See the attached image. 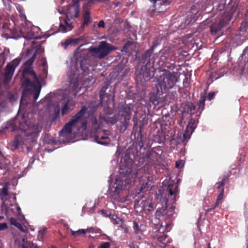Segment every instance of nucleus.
Listing matches in <instances>:
<instances>
[{
	"instance_id": "1",
	"label": "nucleus",
	"mask_w": 248,
	"mask_h": 248,
	"mask_svg": "<svg viewBox=\"0 0 248 248\" xmlns=\"http://www.w3.org/2000/svg\"><path fill=\"white\" fill-rule=\"evenodd\" d=\"M112 99V107L108 106L104 107V114L99 115L101 122L113 125L118 121L120 123V131H125L129 124L131 118V111L130 107L126 105L120 106L118 113V117L114 114V102Z\"/></svg>"
},
{
	"instance_id": "2",
	"label": "nucleus",
	"mask_w": 248,
	"mask_h": 248,
	"mask_svg": "<svg viewBox=\"0 0 248 248\" xmlns=\"http://www.w3.org/2000/svg\"><path fill=\"white\" fill-rule=\"evenodd\" d=\"M133 163L132 161L122 162L119 168L120 176L116 179L115 183L114 193L118 194L120 192L126 188V185H129L132 181H135L138 177L137 170H132Z\"/></svg>"
},
{
	"instance_id": "3",
	"label": "nucleus",
	"mask_w": 248,
	"mask_h": 248,
	"mask_svg": "<svg viewBox=\"0 0 248 248\" xmlns=\"http://www.w3.org/2000/svg\"><path fill=\"white\" fill-rule=\"evenodd\" d=\"M23 75H29L32 76L35 81H31V80L26 78L22 84L24 88L23 94L32 95L34 101H36L40 94L41 86L38 81L36 75L32 69V67H24L23 70Z\"/></svg>"
},
{
	"instance_id": "4",
	"label": "nucleus",
	"mask_w": 248,
	"mask_h": 248,
	"mask_svg": "<svg viewBox=\"0 0 248 248\" xmlns=\"http://www.w3.org/2000/svg\"><path fill=\"white\" fill-rule=\"evenodd\" d=\"M155 54L152 59H154L152 61V66L155 67V68L162 69L167 68L170 69L171 68L170 64L168 62V60L174 61V51L170 47H166L160 50L156 56Z\"/></svg>"
},
{
	"instance_id": "5",
	"label": "nucleus",
	"mask_w": 248,
	"mask_h": 248,
	"mask_svg": "<svg viewBox=\"0 0 248 248\" xmlns=\"http://www.w3.org/2000/svg\"><path fill=\"white\" fill-rule=\"evenodd\" d=\"M177 81V78L174 72L165 70L157 78L156 88L162 93H166L169 89L172 88Z\"/></svg>"
},
{
	"instance_id": "6",
	"label": "nucleus",
	"mask_w": 248,
	"mask_h": 248,
	"mask_svg": "<svg viewBox=\"0 0 248 248\" xmlns=\"http://www.w3.org/2000/svg\"><path fill=\"white\" fill-rule=\"evenodd\" d=\"M116 49V47L106 41L100 42L97 47L91 46L89 51L91 53L92 57L103 59L111 52Z\"/></svg>"
},
{
	"instance_id": "7",
	"label": "nucleus",
	"mask_w": 248,
	"mask_h": 248,
	"mask_svg": "<svg viewBox=\"0 0 248 248\" xmlns=\"http://www.w3.org/2000/svg\"><path fill=\"white\" fill-rule=\"evenodd\" d=\"M87 110V108L86 107L82 106L80 111L73 116L70 121L66 123L59 132L60 136L61 137H65L70 134L72 132L73 127L76 126L77 123L83 118Z\"/></svg>"
},
{
	"instance_id": "8",
	"label": "nucleus",
	"mask_w": 248,
	"mask_h": 248,
	"mask_svg": "<svg viewBox=\"0 0 248 248\" xmlns=\"http://www.w3.org/2000/svg\"><path fill=\"white\" fill-rule=\"evenodd\" d=\"M133 121V128L132 131V134L135 137V142L137 145V149L141 150L144 146L145 143L146 141V137L145 135L143 134L141 132V130L143 126V124H140V125L138 126V119L134 118Z\"/></svg>"
},
{
	"instance_id": "9",
	"label": "nucleus",
	"mask_w": 248,
	"mask_h": 248,
	"mask_svg": "<svg viewBox=\"0 0 248 248\" xmlns=\"http://www.w3.org/2000/svg\"><path fill=\"white\" fill-rule=\"evenodd\" d=\"M20 61L21 59L17 58L7 64L4 74L3 82L5 84H7L11 79L14 71L19 64Z\"/></svg>"
},
{
	"instance_id": "10",
	"label": "nucleus",
	"mask_w": 248,
	"mask_h": 248,
	"mask_svg": "<svg viewBox=\"0 0 248 248\" xmlns=\"http://www.w3.org/2000/svg\"><path fill=\"white\" fill-rule=\"evenodd\" d=\"M174 210V206H171L169 209H167V202H166L161 207L157 208L155 216V218L159 220H166L172 216Z\"/></svg>"
},
{
	"instance_id": "11",
	"label": "nucleus",
	"mask_w": 248,
	"mask_h": 248,
	"mask_svg": "<svg viewBox=\"0 0 248 248\" xmlns=\"http://www.w3.org/2000/svg\"><path fill=\"white\" fill-rule=\"evenodd\" d=\"M143 157L144 160H147V163L149 166L156 167L160 165V156L157 152L153 150L147 151Z\"/></svg>"
},
{
	"instance_id": "12",
	"label": "nucleus",
	"mask_w": 248,
	"mask_h": 248,
	"mask_svg": "<svg viewBox=\"0 0 248 248\" xmlns=\"http://www.w3.org/2000/svg\"><path fill=\"white\" fill-rule=\"evenodd\" d=\"M160 92V90L158 91L156 89V92L151 93L149 94V101L152 103L153 105L155 106H159L160 107L163 106L165 104V98L163 96V94Z\"/></svg>"
},
{
	"instance_id": "13",
	"label": "nucleus",
	"mask_w": 248,
	"mask_h": 248,
	"mask_svg": "<svg viewBox=\"0 0 248 248\" xmlns=\"http://www.w3.org/2000/svg\"><path fill=\"white\" fill-rule=\"evenodd\" d=\"M230 22V16H227L226 17H223L222 16L219 18L218 22L212 24L210 26V32L213 35L219 31L223 27L228 24Z\"/></svg>"
},
{
	"instance_id": "14",
	"label": "nucleus",
	"mask_w": 248,
	"mask_h": 248,
	"mask_svg": "<svg viewBox=\"0 0 248 248\" xmlns=\"http://www.w3.org/2000/svg\"><path fill=\"white\" fill-rule=\"evenodd\" d=\"M41 129L42 127L38 124L36 125H34L32 128H29L26 132L28 140H30L32 143L35 142Z\"/></svg>"
},
{
	"instance_id": "15",
	"label": "nucleus",
	"mask_w": 248,
	"mask_h": 248,
	"mask_svg": "<svg viewBox=\"0 0 248 248\" xmlns=\"http://www.w3.org/2000/svg\"><path fill=\"white\" fill-rule=\"evenodd\" d=\"M151 67H153L151 64V60H149L146 64L141 68L140 75L145 80H148L154 76V75L151 73Z\"/></svg>"
},
{
	"instance_id": "16",
	"label": "nucleus",
	"mask_w": 248,
	"mask_h": 248,
	"mask_svg": "<svg viewBox=\"0 0 248 248\" xmlns=\"http://www.w3.org/2000/svg\"><path fill=\"white\" fill-rule=\"evenodd\" d=\"M108 131L103 130L94 137V140L98 144L108 146L110 142V139L108 136Z\"/></svg>"
},
{
	"instance_id": "17",
	"label": "nucleus",
	"mask_w": 248,
	"mask_h": 248,
	"mask_svg": "<svg viewBox=\"0 0 248 248\" xmlns=\"http://www.w3.org/2000/svg\"><path fill=\"white\" fill-rule=\"evenodd\" d=\"M237 8L238 2L233 0H231L230 2L226 6V11L223 13L222 16L226 17L227 16H229L231 20L233 14L237 10Z\"/></svg>"
},
{
	"instance_id": "18",
	"label": "nucleus",
	"mask_w": 248,
	"mask_h": 248,
	"mask_svg": "<svg viewBox=\"0 0 248 248\" xmlns=\"http://www.w3.org/2000/svg\"><path fill=\"white\" fill-rule=\"evenodd\" d=\"M110 82L108 80L105 81L102 84V88L100 91L99 97L101 102H103V99L105 97L108 98V100L110 99H113L114 95V93L111 95V94H108L106 93V90L110 86Z\"/></svg>"
},
{
	"instance_id": "19",
	"label": "nucleus",
	"mask_w": 248,
	"mask_h": 248,
	"mask_svg": "<svg viewBox=\"0 0 248 248\" xmlns=\"http://www.w3.org/2000/svg\"><path fill=\"white\" fill-rule=\"evenodd\" d=\"M197 123H198V121L196 122V121L193 118H191L190 119L188 125L186 126L185 131L183 134V139L184 140H186V138H190V135L192 134L197 126Z\"/></svg>"
},
{
	"instance_id": "20",
	"label": "nucleus",
	"mask_w": 248,
	"mask_h": 248,
	"mask_svg": "<svg viewBox=\"0 0 248 248\" xmlns=\"http://www.w3.org/2000/svg\"><path fill=\"white\" fill-rule=\"evenodd\" d=\"M68 76L69 77V79L71 80L70 86L72 90L76 92H78V90L79 85V79L77 78H74V77H75V74H72L71 73L69 72Z\"/></svg>"
},
{
	"instance_id": "21",
	"label": "nucleus",
	"mask_w": 248,
	"mask_h": 248,
	"mask_svg": "<svg viewBox=\"0 0 248 248\" xmlns=\"http://www.w3.org/2000/svg\"><path fill=\"white\" fill-rule=\"evenodd\" d=\"M167 191L169 192V195L173 197V199L175 200L176 195L179 192L178 186L175 184H169L167 187Z\"/></svg>"
},
{
	"instance_id": "22",
	"label": "nucleus",
	"mask_w": 248,
	"mask_h": 248,
	"mask_svg": "<svg viewBox=\"0 0 248 248\" xmlns=\"http://www.w3.org/2000/svg\"><path fill=\"white\" fill-rule=\"evenodd\" d=\"M36 30H39L37 27L33 26L27 32V35L24 37L28 39H31L33 38H38L39 36L35 33Z\"/></svg>"
},
{
	"instance_id": "23",
	"label": "nucleus",
	"mask_w": 248,
	"mask_h": 248,
	"mask_svg": "<svg viewBox=\"0 0 248 248\" xmlns=\"http://www.w3.org/2000/svg\"><path fill=\"white\" fill-rule=\"evenodd\" d=\"M143 197L142 199L140 200H136V202H137V204H139L140 207H141V209L143 210H146L147 208L148 207V204H149L151 200L149 199H143Z\"/></svg>"
},
{
	"instance_id": "24",
	"label": "nucleus",
	"mask_w": 248,
	"mask_h": 248,
	"mask_svg": "<svg viewBox=\"0 0 248 248\" xmlns=\"http://www.w3.org/2000/svg\"><path fill=\"white\" fill-rule=\"evenodd\" d=\"M154 51V50H153L152 48H149L148 49L145 51V52L142 54L141 57V60L142 61H143V62H145L148 58H149V60H151V62H152V61H154V59L150 58ZM151 64H152V62H151Z\"/></svg>"
},
{
	"instance_id": "25",
	"label": "nucleus",
	"mask_w": 248,
	"mask_h": 248,
	"mask_svg": "<svg viewBox=\"0 0 248 248\" xmlns=\"http://www.w3.org/2000/svg\"><path fill=\"white\" fill-rule=\"evenodd\" d=\"M22 143L23 138L21 136L16 135L14 139V140L13 141L12 146L15 149H17L20 145L22 144Z\"/></svg>"
},
{
	"instance_id": "26",
	"label": "nucleus",
	"mask_w": 248,
	"mask_h": 248,
	"mask_svg": "<svg viewBox=\"0 0 248 248\" xmlns=\"http://www.w3.org/2000/svg\"><path fill=\"white\" fill-rule=\"evenodd\" d=\"M74 106V104L72 103L71 105L70 104L69 101H67L62 108V114L64 115L69 110H72Z\"/></svg>"
},
{
	"instance_id": "27",
	"label": "nucleus",
	"mask_w": 248,
	"mask_h": 248,
	"mask_svg": "<svg viewBox=\"0 0 248 248\" xmlns=\"http://www.w3.org/2000/svg\"><path fill=\"white\" fill-rule=\"evenodd\" d=\"M133 229L134 230V233L136 235H138L142 233L139 223L135 220L133 221Z\"/></svg>"
},
{
	"instance_id": "28",
	"label": "nucleus",
	"mask_w": 248,
	"mask_h": 248,
	"mask_svg": "<svg viewBox=\"0 0 248 248\" xmlns=\"http://www.w3.org/2000/svg\"><path fill=\"white\" fill-rule=\"evenodd\" d=\"M84 22V25H88L91 22V16L90 13L88 11H85L83 15Z\"/></svg>"
},
{
	"instance_id": "29",
	"label": "nucleus",
	"mask_w": 248,
	"mask_h": 248,
	"mask_svg": "<svg viewBox=\"0 0 248 248\" xmlns=\"http://www.w3.org/2000/svg\"><path fill=\"white\" fill-rule=\"evenodd\" d=\"M31 242L22 239V241L18 244V248H29L31 246Z\"/></svg>"
},
{
	"instance_id": "30",
	"label": "nucleus",
	"mask_w": 248,
	"mask_h": 248,
	"mask_svg": "<svg viewBox=\"0 0 248 248\" xmlns=\"http://www.w3.org/2000/svg\"><path fill=\"white\" fill-rule=\"evenodd\" d=\"M81 69L82 71L83 74L85 75L88 74L89 71V68L88 65L84 64V61H81L80 63Z\"/></svg>"
},
{
	"instance_id": "31",
	"label": "nucleus",
	"mask_w": 248,
	"mask_h": 248,
	"mask_svg": "<svg viewBox=\"0 0 248 248\" xmlns=\"http://www.w3.org/2000/svg\"><path fill=\"white\" fill-rule=\"evenodd\" d=\"M91 121L92 123L93 126L95 128H99L103 124L104 122H101L99 120L98 122V120L95 117H93L91 118Z\"/></svg>"
},
{
	"instance_id": "32",
	"label": "nucleus",
	"mask_w": 248,
	"mask_h": 248,
	"mask_svg": "<svg viewBox=\"0 0 248 248\" xmlns=\"http://www.w3.org/2000/svg\"><path fill=\"white\" fill-rule=\"evenodd\" d=\"M223 194H224V190L222 189V190L220 191V192L217 197L216 203L215 206H218L219 204L221 203V201L223 198Z\"/></svg>"
},
{
	"instance_id": "33",
	"label": "nucleus",
	"mask_w": 248,
	"mask_h": 248,
	"mask_svg": "<svg viewBox=\"0 0 248 248\" xmlns=\"http://www.w3.org/2000/svg\"><path fill=\"white\" fill-rule=\"evenodd\" d=\"M35 59V54H33L31 58L27 61L24 63V67H32V64Z\"/></svg>"
},
{
	"instance_id": "34",
	"label": "nucleus",
	"mask_w": 248,
	"mask_h": 248,
	"mask_svg": "<svg viewBox=\"0 0 248 248\" xmlns=\"http://www.w3.org/2000/svg\"><path fill=\"white\" fill-rule=\"evenodd\" d=\"M206 100V97L204 95L202 96L200 99L199 102V108L202 110L205 106V101Z\"/></svg>"
},
{
	"instance_id": "35",
	"label": "nucleus",
	"mask_w": 248,
	"mask_h": 248,
	"mask_svg": "<svg viewBox=\"0 0 248 248\" xmlns=\"http://www.w3.org/2000/svg\"><path fill=\"white\" fill-rule=\"evenodd\" d=\"M239 29L241 31H247V30L248 29V22L246 19L245 21L242 22Z\"/></svg>"
},
{
	"instance_id": "36",
	"label": "nucleus",
	"mask_w": 248,
	"mask_h": 248,
	"mask_svg": "<svg viewBox=\"0 0 248 248\" xmlns=\"http://www.w3.org/2000/svg\"><path fill=\"white\" fill-rule=\"evenodd\" d=\"M86 233V231L84 229H79L77 231H72L71 235L72 236L77 235H80L82 234H85Z\"/></svg>"
},
{
	"instance_id": "37",
	"label": "nucleus",
	"mask_w": 248,
	"mask_h": 248,
	"mask_svg": "<svg viewBox=\"0 0 248 248\" xmlns=\"http://www.w3.org/2000/svg\"><path fill=\"white\" fill-rule=\"evenodd\" d=\"M160 42L161 40L158 38H156L153 42L152 46L150 48L154 50L155 48L160 44Z\"/></svg>"
},
{
	"instance_id": "38",
	"label": "nucleus",
	"mask_w": 248,
	"mask_h": 248,
	"mask_svg": "<svg viewBox=\"0 0 248 248\" xmlns=\"http://www.w3.org/2000/svg\"><path fill=\"white\" fill-rule=\"evenodd\" d=\"M145 178L147 180H145V182H143L140 188V191L141 192H142V191H143L146 187H148V183L149 181V176H146Z\"/></svg>"
},
{
	"instance_id": "39",
	"label": "nucleus",
	"mask_w": 248,
	"mask_h": 248,
	"mask_svg": "<svg viewBox=\"0 0 248 248\" xmlns=\"http://www.w3.org/2000/svg\"><path fill=\"white\" fill-rule=\"evenodd\" d=\"M36 51L34 54H35V57L37 54H40L44 52V49L40 45H37L35 47Z\"/></svg>"
},
{
	"instance_id": "40",
	"label": "nucleus",
	"mask_w": 248,
	"mask_h": 248,
	"mask_svg": "<svg viewBox=\"0 0 248 248\" xmlns=\"http://www.w3.org/2000/svg\"><path fill=\"white\" fill-rule=\"evenodd\" d=\"M140 242L133 241L129 243V247L130 248H140Z\"/></svg>"
},
{
	"instance_id": "41",
	"label": "nucleus",
	"mask_w": 248,
	"mask_h": 248,
	"mask_svg": "<svg viewBox=\"0 0 248 248\" xmlns=\"http://www.w3.org/2000/svg\"><path fill=\"white\" fill-rule=\"evenodd\" d=\"M224 185L223 184V182H217L216 183L215 185V188H217L218 190H222V189L224 190Z\"/></svg>"
},
{
	"instance_id": "42",
	"label": "nucleus",
	"mask_w": 248,
	"mask_h": 248,
	"mask_svg": "<svg viewBox=\"0 0 248 248\" xmlns=\"http://www.w3.org/2000/svg\"><path fill=\"white\" fill-rule=\"evenodd\" d=\"M167 237V236L165 234L162 233L158 235L157 238L159 242L163 243V242L165 241Z\"/></svg>"
},
{
	"instance_id": "43",
	"label": "nucleus",
	"mask_w": 248,
	"mask_h": 248,
	"mask_svg": "<svg viewBox=\"0 0 248 248\" xmlns=\"http://www.w3.org/2000/svg\"><path fill=\"white\" fill-rule=\"evenodd\" d=\"M8 187L7 186H4L1 189H0V193L1 195L6 196L8 195Z\"/></svg>"
},
{
	"instance_id": "44",
	"label": "nucleus",
	"mask_w": 248,
	"mask_h": 248,
	"mask_svg": "<svg viewBox=\"0 0 248 248\" xmlns=\"http://www.w3.org/2000/svg\"><path fill=\"white\" fill-rule=\"evenodd\" d=\"M120 227L121 228L124 230V233H127L129 232V229L127 227V226L124 223H122L120 225Z\"/></svg>"
},
{
	"instance_id": "45",
	"label": "nucleus",
	"mask_w": 248,
	"mask_h": 248,
	"mask_svg": "<svg viewBox=\"0 0 248 248\" xmlns=\"http://www.w3.org/2000/svg\"><path fill=\"white\" fill-rule=\"evenodd\" d=\"M72 2L73 6H77V7L76 8V11L77 12L76 17H77L78 13V6L79 1L78 0H73Z\"/></svg>"
},
{
	"instance_id": "46",
	"label": "nucleus",
	"mask_w": 248,
	"mask_h": 248,
	"mask_svg": "<svg viewBox=\"0 0 248 248\" xmlns=\"http://www.w3.org/2000/svg\"><path fill=\"white\" fill-rule=\"evenodd\" d=\"M9 220H10V224L11 225H14L15 226H16L17 225V224L19 223L17 221V219L16 218L13 217H10Z\"/></svg>"
},
{
	"instance_id": "47",
	"label": "nucleus",
	"mask_w": 248,
	"mask_h": 248,
	"mask_svg": "<svg viewBox=\"0 0 248 248\" xmlns=\"http://www.w3.org/2000/svg\"><path fill=\"white\" fill-rule=\"evenodd\" d=\"M110 246L109 242H103L98 248H110Z\"/></svg>"
},
{
	"instance_id": "48",
	"label": "nucleus",
	"mask_w": 248,
	"mask_h": 248,
	"mask_svg": "<svg viewBox=\"0 0 248 248\" xmlns=\"http://www.w3.org/2000/svg\"><path fill=\"white\" fill-rule=\"evenodd\" d=\"M5 161L4 159H1V161H0V168L1 169H5L7 167V164L5 162L2 163V161Z\"/></svg>"
},
{
	"instance_id": "49",
	"label": "nucleus",
	"mask_w": 248,
	"mask_h": 248,
	"mask_svg": "<svg viewBox=\"0 0 248 248\" xmlns=\"http://www.w3.org/2000/svg\"><path fill=\"white\" fill-rule=\"evenodd\" d=\"M148 207L146 209V210H147L148 211H153L154 209V204L152 203L151 200L150 201V202L149 204H148Z\"/></svg>"
},
{
	"instance_id": "50",
	"label": "nucleus",
	"mask_w": 248,
	"mask_h": 248,
	"mask_svg": "<svg viewBox=\"0 0 248 248\" xmlns=\"http://www.w3.org/2000/svg\"><path fill=\"white\" fill-rule=\"evenodd\" d=\"M215 93L214 92L209 93L207 96V98L208 100H212L215 97Z\"/></svg>"
},
{
	"instance_id": "51",
	"label": "nucleus",
	"mask_w": 248,
	"mask_h": 248,
	"mask_svg": "<svg viewBox=\"0 0 248 248\" xmlns=\"http://www.w3.org/2000/svg\"><path fill=\"white\" fill-rule=\"evenodd\" d=\"M16 227L18 228L22 232H25L26 231V229H24V227L22 226V224L19 222L17 224V225Z\"/></svg>"
},
{
	"instance_id": "52",
	"label": "nucleus",
	"mask_w": 248,
	"mask_h": 248,
	"mask_svg": "<svg viewBox=\"0 0 248 248\" xmlns=\"http://www.w3.org/2000/svg\"><path fill=\"white\" fill-rule=\"evenodd\" d=\"M226 6H225V3H220L219 4L217 9L219 11H221L223 10L224 8L226 9Z\"/></svg>"
},
{
	"instance_id": "53",
	"label": "nucleus",
	"mask_w": 248,
	"mask_h": 248,
	"mask_svg": "<svg viewBox=\"0 0 248 248\" xmlns=\"http://www.w3.org/2000/svg\"><path fill=\"white\" fill-rule=\"evenodd\" d=\"M228 180V176L227 175H223L222 180L220 182H223V185L225 186V184Z\"/></svg>"
},
{
	"instance_id": "54",
	"label": "nucleus",
	"mask_w": 248,
	"mask_h": 248,
	"mask_svg": "<svg viewBox=\"0 0 248 248\" xmlns=\"http://www.w3.org/2000/svg\"><path fill=\"white\" fill-rule=\"evenodd\" d=\"M59 29L63 32H66L67 31L66 27L61 23L60 25Z\"/></svg>"
},
{
	"instance_id": "55",
	"label": "nucleus",
	"mask_w": 248,
	"mask_h": 248,
	"mask_svg": "<svg viewBox=\"0 0 248 248\" xmlns=\"http://www.w3.org/2000/svg\"><path fill=\"white\" fill-rule=\"evenodd\" d=\"M98 27L99 28H104L105 27L104 21L103 20H100L98 23Z\"/></svg>"
},
{
	"instance_id": "56",
	"label": "nucleus",
	"mask_w": 248,
	"mask_h": 248,
	"mask_svg": "<svg viewBox=\"0 0 248 248\" xmlns=\"http://www.w3.org/2000/svg\"><path fill=\"white\" fill-rule=\"evenodd\" d=\"M7 228V225L6 223H0V230H3Z\"/></svg>"
},
{
	"instance_id": "57",
	"label": "nucleus",
	"mask_w": 248,
	"mask_h": 248,
	"mask_svg": "<svg viewBox=\"0 0 248 248\" xmlns=\"http://www.w3.org/2000/svg\"><path fill=\"white\" fill-rule=\"evenodd\" d=\"M87 1V4L91 5L94 4L95 2H98V0H86Z\"/></svg>"
},
{
	"instance_id": "58",
	"label": "nucleus",
	"mask_w": 248,
	"mask_h": 248,
	"mask_svg": "<svg viewBox=\"0 0 248 248\" xmlns=\"http://www.w3.org/2000/svg\"><path fill=\"white\" fill-rule=\"evenodd\" d=\"M195 108H196L195 106L191 104L190 106H189L188 111H189L190 113H191L192 111L195 110Z\"/></svg>"
},
{
	"instance_id": "59",
	"label": "nucleus",
	"mask_w": 248,
	"mask_h": 248,
	"mask_svg": "<svg viewBox=\"0 0 248 248\" xmlns=\"http://www.w3.org/2000/svg\"><path fill=\"white\" fill-rule=\"evenodd\" d=\"M217 207V206H215V203L214 205L212 206L211 208H208L207 209H205V211L206 213H208V212H210L211 211L215 209Z\"/></svg>"
},
{
	"instance_id": "60",
	"label": "nucleus",
	"mask_w": 248,
	"mask_h": 248,
	"mask_svg": "<svg viewBox=\"0 0 248 248\" xmlns=\"http://www.w3.org/2000/svg\"><path fill=\"white\" fill-rule=\"evenodd\" d=\"M60 112V108L59 107H56L54 108V113L56 117H58Z\"/></svg>"
},
{
	"instance_id": "61",
	"label": "nucleus",
	"mask_w": 248,
	"mask_h": 248,
	"mask_svg": "<svg viewBox=\"0 0 248 248\" xmlns=\"http://www.w3.org/2000/svg\"><path fill=\"white\" fill-rule=\"evenodd\" d=\"M86 232H95V229L93 227H91L89 228H88L87 229L85 230Z\"/></svg>"
},
{
	"instance_id": "62",
	"label": "nucleus",
	"mask_w": 248,
	"mask_h": 248,
	"mask_svg": "<svg viewBox=\"0 0 248 248\" xmlns=\"http://www.w3.org/2000/svg\"><path fill=\"white\" fill-rule=\"evenodd\" d=\"M81 127L83 129H86V126H87V122L86 121H84V122H82L81 123Z\"/></svg>"
},
{
	"instance_id": "63",
	"label": "nucleus",
	"mask_w": 248,
	"mask_h": 248,
	"mask_svg": "<svg viewBox=\"0 0 248 248\" xmlns=\"http://www.w3.org/2000/svg\"><path fill=\"white\" fill-rule=\"evenodd\" d=\"M46 231V229H43V230H42L39 231V233L40 234H41V235H42V236H41V238H42V237H43V236L44 234L45 233V232Z\"/></svg>"
},
{
	"instance_id": "64",
	"label": "nucleus",
	"mask_w": 248,
	"mask_h": 248,
	"mask_svg": "<svg viewBox=\"0 0 248 248\" xmlns=\"http://www.w3.org/2000/svg\"><path fill=\"white\" fill-rule=\"evenodd\" d=\"M30 248H38L36 245H34L32 243H31V246L29 247Z\"/></svg>"
}]
</instances>
